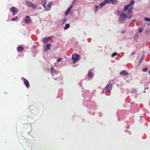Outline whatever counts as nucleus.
<instances>
[{
    "label": "nucleus",
    "instance_id": "f257e3e1",
    "mask_svg": "<svg viewBox=\"0 0 150 150\" xmlns=\"http://www.w3.org/2000/svg\"><path fill=\"white\" fill-rule=\"evenodd\" d=\"M135 2L134 0H131L129 3L127 5L124 6V11L127 12L126 14L123 13L119 15V21L122 23L127 18L128 19L130 18L133 16L132 11L134 8L133 5Z\"/></svg>",
    "mask_w": 150,
    "mask_h": 150
},
{
    "label": "nucleus",
    "instance_id": "f03ea898",
    "mask_svg": "<svg viewBox=\"0 0 150 150\" xmlns=\"http://www.w3.org/2000/svg\"><path fill=\"white\" fill-rule=\"evenodd\" d=\"M80 58V56L76 54H74L72 55V58L73 60V63H75L79 60Z\"/></svg>",
    "mask_w": 150,
    "mask_h": 150
},
{
    "label": "nucleus",
    "instance_id": "7ed1b4c3",
    "mask_svg": "<svg viewBox=\"0 0 150 150\" xmlns=\"http://www.w3.org/2000/svg\"><path fill=\"white\" fill-rule=\"evenodd\" d=\"M112 85L111 83L108 84L105 88V90L106 92H109L112 88Z\"/></svg>",
    "mask_w": 150,
    "mask_h": 150
},
{
    "label": "nucleus",
    "instance_id": "20e7f679",
    "mask_svg": "<svg viewBox=\"0 0 150 150\" xmlns=\"http://www.w3.org/2000/svg\"><path fill=\"white\" fill-rule=\"evenodd\" d=\"M52 46L51 43H49L47 45L44 46V51L45 52L47 51L50 49V47Z\"/></svg>",
    "mask_w": 150,
    "mask_h": 150
},
{
    "label": "nucleus",
    "instance_id": "39448f33",
    "mask_svg": "<svg viewBox=\"0 0 150 150\" xmlns=\"http://www.w3.org/2000/svg\"><path fill=\"white\" fill-rule=\"evenodd\" d=\"M10 11L12 12L13 15H16L18 11V10L14 7H12L10 9Z\"/></svg>",
    "mask_w": 150,
    "mask_h": 150
},
{
    "label": "nucleus",
    "instance_id": "423d86ee",
    "mask_svg": "<svg viewBox=\"0 0 150 150\" xmlns=\"http://www.w3.org/2000/svg\"><path fill=\"white\" fill-rule=\"evenodd\" d=\"M51 73L53 76H55L56 74H57L58 72L53 67L51 68Z\"/></svg>",
    "mask_w": 150,
    "mask_h": 150
},
{
    "label": "nucleus",
    "instance_id": "0eeeda50",
    "mask_svg": "<svg viewBox=\"0 0 150 150\" xmlns=\"http://www.w3.org/2000/svg\"><path fill=\"white\" fill-rule=\"evenodd\" d=\"M108 0H105L102 2H101L99 5L100 7V8H101L106 4L107 3H108Z\"/></svg>",
    "mask_w": 150,
    "mask_h": 150
},
{
    "label": "nucleus",
    "instance_id": "6e6552de",
    "mask_svg": "<svg viewBox=\"0 0 150 150\" xmlns=\"http://www.w3.org/2000/svg\"><path fill=\"white\" fill-rule=\"evenodd\" d=\"M52 4V2H50V3H49L47 5V6L46 7L45 6V10H49L51 8Z\"/></svg>",
    "mask_w": 150,
    "mask_h": 150
},
{
    "label": "nucleus",
    "instance_id": "1a4fd4ad",
    "mask_svg": "<svg viewBox=\"0 0 150 150\" xmlns=\"http://www.w3.org/2000/svg\"><path fill=\"white\" fill-rule=\"evenodd\" d=\"M92 69H92L90 70L88 72L87 75L88 76L91 78H92L93 76V73L92 72Z\"/></svg>",
    "mask_w": 150,
    "mask_h": 150
},
{
    "label": "nucleus",
    "instance_id": "9d476101",
    "mask_svg": "<svg viewBox=\"0 0 150 150\" xmlns=\"http://www.w3.org/2000/svg\"><path fill=\"white\" fill-rule=\"evenodd\" d=\"M144 52H143V54L141 56V58L139 62L140 64L142 62L145 58V54H144Z\"/></svg>",
    "mask_w": 150,
    "mask_h": 150
},
{
    "label": "nucleus",
    "instance_id": "9b49d317",
    "mask_svg": "<svg viewBox=\"0 0 150 150\" xmlns=\"http://www.w3.org/2000/svg\"><path fill=\"white\" fill-rule=\"evenodd\" d=\"M72 7V6H71L67 9L66 10V12L65 13V15H67L70 12Z\"/></svg>",
    "mask_w": 150,
    "mask_h": 150
},
{
    "label": "nucleus",
    "instance_id": "f8f14e48",
    "mask_svg": "<svg viewBox=\"0 0 150 150\" xmlns=\"http://www.w3.org/2000/svg\"><path fill=\"white\" fill-rule=\"evenodd\" d=\"M120 74L124 76H126L128 74V73L126 71L123 70L120 72Z\"/></svg>",
    "mask_w": 150,
    "mask_h": 150
},
{
    "label": "nucleus",
    "instance_id": "ddd939ff",
    "mask_svg": "<svg viewBox=\"0 0 150 150\" xmlns=\"http://www.w3.org/2000/svg\"><path fill=\"white\" fill-rule=\"evenodd\" d=\"M17 50L18 52H21L23 50V48L21 46H18L17 47Z\"/></svg>",
    "mask_w": 150,
    "mask_h": 150
},
{
    "label": "nucleus",
    "instance_id": "4468645a",
    "mask_svg": "<svg viewBox=\"0 0 150 150\" xmlns=\"http://www.w3.org/2000/svg\"><path fill=\"white\" fill-rule=\"evenodd\" d=\"M29 6H30L31 7L33 8H35L37 6L36 5H35L33 4L31 2H29Z\"/></svg>",
    "mask_w": 150,
    "mask_h": 150
},
{
    "label": "nucleus",
    "instance_id": "2eb2a0df",
    "mask_svg": "<svg viewBox=\"0 0 150 150\" xmlns=\"http://www.w3.org/2000/svg\"><path fill=\"white\" fill-rule=\"evenodd\" d=\"M108 3H110L111 2L112 4H115L117 2V0H109L108 1Z\"/></svg>",
    "mask_w": 150,
    "mask_h": 150
},
{
    "label": "nucleus",
    "instance_id": "dca6fc26",
    "mask_svg": "<svg viewBox=\"0 0 150 150\" xmlns=\"http://www.w3.org/2000/svg\"><path fill=\"white\" fill-rule=\"evenodd\" d=\"M47 3V0H42L41 4L44 7H45V6Z\"/></svg>",
    "mask_w": 150,
    "mask_h": 150
},
{
    "label": "nucleus",
    "instance_id": "f3484780",
    "mask_svg": "<svg viewBox=\"0 0 150 150\" xmlns=\"http://www.w3.org/2000/svg\"><path fill=\"white\" fill-rule=\"evenodd\" d=\"M42 42L44 44H46L48 43V41L47 40L46 38H43L42 40Z\"/></svg>",
    "mask_w": 150,
    "mask_h": 150
},
{
    "label": "nucleus",
    "instance_id": "a211bd4d",
    "mask_svg": "<svg viewBox=\"0 0 150 150\" xmlns=\"http://www.w3.org/2000/svg\"><path fill=\"white\" fill-rule=\"evenodd\" d=\"M54 79L56 80L60 81L61 82H62V78L61 77H59L57 78H54Z\"/></svg>",
    "mask_w": 150,
    "mask_h": 150
},
{
    "label": "nucleus",
    "instance_id": "6ab92c4d",
    "mask_svg": "<svg viewBox=\"0 0 150 150\" xmlns=\"http://www.w3.org/2000/svg\"><path fill=\"white\" fill-rule=\"evenodd\" d=\"M70 27L69 24V23H67L66 24L65 27L64 28V30H66L67 29L69 28Z\"/></svg>",
    "mask_w": 150,
    "mask_h": 150
},
{
    "label": "nucleus",
    "instance_id": "aec40b11",
    "mask_svg": "<svg viewBox=\"0 0 150 150\" xmlns=\"http://www.w3.org/2000/svg\"><path fill=\"white\" fill-rule=\"evenodd\" d=\"M24 82L27 87L28 86V81L26 79H24Z\"/></svg>",
    "mask_w": 150,
    "mask_h": 150
},
{
    "label": "nucleus",
    "instance_id": "412c9836",
    "mask_svg": "<svg viewBox=\"0 0 150 150\" xmlns=\"http://www.w3.org/2000/svg\"><path fill=\"white\" fill-rule=\"evenodd\" d=\"M137 90L135 89L134 88L132 89L131 92L132 93H135L137 92Z\"/></svg>",
    "mask_w": 150,
    "mask_h": 150
},
{
    "label": "nucleus",
    "instance_id": "4be33fe9",
    "mask_svg": "<svg viewBox=\"0 0 150 150\" xmlns=\"http://www.w3.org/2000/svg\"><path fill=\"white\" fill-rule=\"evenodd\" d=\"M26 23H28V16H27L24 20Z\"/></svg>",
    "mask_w": 150,
    "mask_h": 150
},
{
    "label": "nucleus",
    "instance_id": "5701e85b",
    "mask_svg": "<svg viewBox=\"0 0 150 150\" xmlns=\"http://www.w3.org/2000/svg\"><path fill=\"white\" fill-rule=\"evenodd\" d=\"M139 36L137 34H136L134 36V39L135 40H137L139 38Z\"/></svg>",
    "mask_w": 150,
    "mask_h": 150
},
{
    "label": "nucleus",
    "instance_id": "b1692460",
    "mask_svg": "<svg viewBox=\"0 0 150 150\" xmlns=\"http://www.w3.org/2000/svg\"><path fill=\"white\" fill-rule=\"evenodd\" d=\"M144 19L146 21H150V18L145 17Z\"/></svg>",
    "mask_w": 150,
    "mask_h": 150
},
{
    "label": "nucleus",
    "instance_id": "393cba45",
    "mask_svg": "<svg viewBox=\"0 0 150 150\" xmlns=\"http://www.w3.org/2000/svg\"><path fill=\"white\" fill-rule=\"evenodd\" d=\"M99 6H95V12H96L98 9Z\"/></svg>",
    "mask_w": 150,
    "mask_h": 150
},
{
    "label": "nucleus",
    "instance_id": "a878e982",
    "mask_svg": "<svg viewBox=\"0 0 150 150\" xmlns=\"http://www.w3.org/2000/svg\"><path fill=\"white\" fill-rule=\"evenodd\" d=\"M148 70V68L146 67L143 69L142 71L144 72H146Z\"/></svg>",
    "mask_w": 150,
    "mask_h": 150
},
{
    "label": "nucleus",
    "instance_id": "bb28decb",
    "mask_svg": "<svg viewBox=\"0 0 150 150\" xmlns=\"http://www.w3.org/2000/svg\"><path fill=\"white\" fill-rule=\"evenodd\" d=\"M18 19L17 16H16L15 18H12V21H16V20Z\"/></svg>",
    "mask_w": 150,
    "mask_h": 150
},
{
    "label": "nucleus",
    "instance_id": "cd10ccee",
    "mask_svg": "<svg viewBox=\"0 0 150 150\" xmlns=\"http://www.w3.org/2000/svg\"><path fill=\"white\" fill-rule=\"evenodd\" d=\"M139 33H141L142 31L143 30L142 28H139Z\"/></svg>",
    "mask_w": 150,
    "mask_h": 150
},
{
    "label": "nucleus",
    "instance_id": "c85d7f7f",
    "mask_svg": "<svg viewBox=\"0 0 150 150\" xmlns=\"http://www.w3.org/2000/svg\"><path fill=\"white\" fill-rule=\"evenodd\" d=\"M117 55V54L115 52L112 55V57H114L115 56Z\"/></svg>",
    "mask_w": 150,
    "mask_h": 150
},
{
    "label": "nucleus",
    "instance_id": "c756f323",
    "mask_svg": "<svg viewBox=\"0 0 150 150\" xmlns=\"http://www.w3.org/2000/svg\"><path fill=\"white\" fill-rule=\"evenodd\" d=\"M62 58H59L58 59V60H57V63L59 62H60V61H61L62 60Z\"/></svg>",
    "mask_w": 150,
    "mask_h": 150
},
{
    "label": "nucleus",
    "instance_id": "7c9ffc66",
    "mask_svg": "<svg viewBox=\"0 0 150 150\" xmlns=\"http://www.w3.org/2000/svg\"><path fill=\"white\" fill-rule=\"evenodd\" d=\"M117 15L119 16V15L120 14V11H119L118 10H117Z\"/></svg>",
    "mask_w": 150,
    "mask_h": 150
},
{
    "label": "nucleus",
    "instance_id": "2f4dec72",
    "mask_svg": "<svg viewBox=\"0 0 150 150\" xmlns=\"http://www.w3.org/2000/svg\"><path fill=\"white\" fill-rule=\"evenodd\" d=\"M52 38L51 37H48V38H46L47 39V40L48 41L49 40H50V39L51 38Z\"/></svg>",
    "mask_w": 150,
    "mask_h": 150
},
{
    "label": "nucleus",
    "instance_id": "473e14b6",
    "mask_svg": "<svg viewBox=\"0 0 150 150\" xmlns=\"http://www.w3.org/2000/svg\"><path fill=\"white\" fill-rule=\"evenodd\" d=\"M136 21V19H133L132 21V22L131 23H134V22H135V21Z\"/></svg>",
    "mask_w": 150,
    "mask_h": 150
},
{
    "label": "nucleus",
    "instance_id": "72a5a7b5",
    "mask_svg": "<svg viewBox=\"0 0 150 150\" xmlns=\"http://www.w3.org/2000/svg\"><path fill=\"white\" fill-rule=\"evenodd\" d=\"M135 52H134L133 53H132L131 54V56H132V55H133L135 53Z\"/></svg>",
    "mask_w": 150,
    "mask_h": 150
},
{
    "label": "nucleus",
    "instance_id": "f704fd0d",
    "mask_svg": "<svg viewBox=\"0 0 150 150\" xmlns=\"http://www.w3.org/2000/svg\"><path fill=\"white\" fill-rule=\"evenodd\" d=\"M25 3L27 5H28V2L27 1H25Z\"/></svg>",
    "mask_w": 150,
    "mask_h": 150
},
{
    "label": "nucleus",
    "instance_id": "c9c22d12",
    "mask_svg": "<svg viewBox=\"0 0 150 150\" xmlns=\"http://www.w3.org/2000/svg\"><path fill=\"white\" fill-rule=\"evenodd\" d=\"M30 21V18L29 16V22Z\"/></svg>",
    "mask_w": 150,
    "mask_h": 150
},
{
    "label": "nucleus",
    "instance_id": "e433bc0d",
    "mask_svg": "<svg viewBox=\"0 0 150 150\" xmlns=\"http://www.w3.org/2000/svg\"><path fill=\"white\" fill-rule=\"evenodd\" d=\"M66 19H64V20H63V23H65V21H66Z\"/></svg>",
    "mask_w": 150,
    "mask_h": 150
},
{
    "label": "nucleus",
    "instance_id": "4c0bfd02",
    "mask_svg": "<svg viewBox=\"0 0 150 150\" xmlns=\"http://www.w3.org/2000/svg\"><path fill=\"white\" fill-rule=\"evenodd\" d=\"M125 33V32H124V31H122V33Z\"/></svg>",
    "mask_w": 150,
    "mask_h": 150
},
{
    "label": "nucleus",
    "instance_id": "58836bf2",
    "mask_svg": "<svg viewBox=\"0 0 150 150\" xmlns=\"http://www.w3.org/2000/svg\"><path fill=\"white\" fill-rule=\"evenodd\" d=\"M87 92H88V93H89V91H87Z\"/></svg>",
    "mask_w": 150,
    "mask_h": 150
},
{
    "label": "nucleus",
    "instance_id": "ea45409f",
    "mask_svg": "<svg viewBox=\"0 0 150 150\" xmlns=\"http://www.w3.org/2000/svg\"><path fill=\"white\" fill-rule=\"evenodd\" d=\"M143 92L144 93H145V91H143Z\"/></svg>",
    "mask_w": 150,
    "mask_h": 150
},
{
    "label": "nucleus",
    "instance_id": "a19ab883",
    "mask_svg": "<svg viewBox=\"0 0 150 150\" xmlns=\"http://www.w3.org/2000/svg\"><path fill=\"white\" fill-rule=\"evenodd\" d=\"M149 73L150 74V71H149Z\"/></svg>",
    "mask_w": 150,
    "mask_h": 150
},
{
    "label": "nucleus",
    "instance_id": "79ce46f5",
    "mask_svg": "<svg viewBox=\"0 0 150 150\" xmlns=\"http://www.w3.org/2000/svg\"><path fill=\"white\" fill-rule=\"evenodd\" d=\"M140 117H142V116H140Z\"/></svg>",
    "mask_w": 150,
    "mask_h": 150
},
{
    "label": "nucleus",
    "instance_id": "37998d69",
    "mask_svg": "<svg viewBox=\"0 0 150 150\" xmlns=\"http://www.w3.org/2000/svg\"><path fill=\"white\" fill-rule=\"evenodd\" d=\"M119 85L118 84L117 85V86H119Z\"/></svg>",
    "mask_w": 150,
    "mask_h": 150
},
{
    "label": "nucleus",
    "instance_id": "c03bdc74",
    "mask_svg": "<svg viewBox=\"0 0 150 150\" xmlns=\"http://www.w3.org/2000/svg\"><path fill=\"white\" fill-rule=\"evenodd\" d=\"M146 88L147 89H148V88Z\"/></svg>",
    "mask_w": 150,
    "mask_h": 150
},
{
    "label": "nucleus",
    "instance_id": "a18cd8bd",
    "mask_svg": "<svg viewBox=\"0 0 150 150\" xmlns=\"http://www.w3.org/2000/svg\"><path fill=\"white\" fill-rule=\"evenodd\" d=\"M75 0H74V1H73V2L75 1Z\"/></svg>",
    "mask_w": 150,
    "mask_h": 150
}]
</instances>
